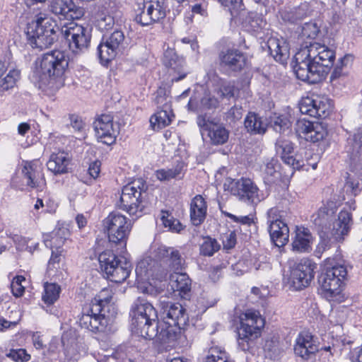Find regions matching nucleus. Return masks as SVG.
I'll return each mask as SVG.
<instances>
[{"label":"nucleus","mask_w":362,"mask_h":362,"mask_svg":"<svg viewBox=\"0 0 362 362\" xmlns=\"http://www.w3.org/2000/svg\"><path fill=\"white\" fill-rule=\"evenodd\" d=\"M145 183L139 179L123 187L118 206L129 215H137L144 209L142 194L145 192Z\"/></svg>","instance_id":"obj_8"},{"label":"nucleus","mask_w":362,"mask_h":362,"mask_svg":"<svg viewBox=\"0 0 362 362\" xmlns=\"http://www.w3.org/2000/svg\"><path fill=\"white\" fill-rule=\"evenodd\" d=\"M296 131L300 136L313 143L322 140L327 134L322 123L310 122L305 118L297 120Z\"/></svg>","instance_id":"obj_20"},{"label":"nucleus","mask_w":362,"mask_h":362,"mask_svg":"<svg viewBox=\"0 0 362 362\" xmlns=\"http://www.w3.org/2000/svg\"><path fill=\"white\" fill-rule=\"evenodd\" d=\"M313 236L309 229L297 228L296 236L292 243L293 250L298 252H307L311 250Z\"/></svg>","instance_id":"obj_35"},{"label":"nucleus","mask_w":362,"mask_h":362,"mask_svg":"<svg viewBox=\"0 0 362 362\" xmlns=\"http://www.w3.org/2000/svg\"><path fill=\"white\" fill-rule=\"evenodd\" d=\"M154 102L157 105L158 108H166L169 110L171 108V99L169 95V92L165 88L159 87L154 98Z\"/></svg>","instance_id":"obj_47"},{"label":"nucleus","mask_w":362,"mask_h":362,"mask_svg":"<svg viewBox=\"0 0 362 362\" xmlns=\"http://www.w3.org/2000/svg\"><path fill=\"white\" fill-rule=\"evenodd\" d=\"M353 151L354 154H362V132L355 134L352 138Z\"/></svg>","instance_id":"obj_57"},{"label":"nucleus","mask_w":362,"mask_h":362,"mask_svg":"<svg viewBox=\"0 0 362 362\" xmlns=\"http://www.w3.org/2000/svg\"><path fill=\"white\" fill-rule=\"evenodd\" d=\"M174 115L172 108H159L150 119L151 125L153 129H160L168 126L172 122Z\"/></svg>","instance_id":"obj_38"},{"label":"nucleus","mask_w":362,"mask_h":362,"mask_svg":"<svg viewBox=\"0 0 362 362\" xmlns=\"http://www.w3.org/2000/svg\"><path fill=\"white\" fill-rule=\"evenodd\" d=\"M117 265L115 266L106 275V277L111 281L122 283L125 281L130 274L132 264L123 256H120Z\"/></svg>","instance_id":"obj_34"},{"label":"nucleus","mask_w":362,"mask_h":362,"mask_svg":"<svg viewBox=\"0 0 362 362\" xmlns=\"http://www.w3.org/2000/svg\"><path fill=\"white\" fill-rule=\"evenodd\" d=\"M163 62L164 65L169 68L172 82L182 80L189 73L185 59L177 56L173 48L168 47L165 49Z\"/></svg>","instance_id":"obj_17"},{"label":"nucleus","mask_w":362,"mask_h":362,"mask_svg":"<svg viewBox=\"0 0 362 362\" xmlns=\"http://www.w3.org/2000/svg\"><path fill=\"white\" fill-rule=\"evenodd\" d=\"M97 138L103 144L111 145L116 141L119 134V124L115 123L113 117L110 114H103L93 122Z\"/></svg>","instance_id":"obj_15"},{"label":"nucleus","mask_w":362,"mask_h":362,"mask_svg":"<svg viewBox=\"0 0 362 362\" xmlns=\"http://www.w3.org/2000/svg\"><path fill=\"white\" fill-rule=\"evenodd\" d=\"M226 216L230 218L233 221L250 226L252 223V218L248 216H237L228 212L222 211Z\"/></svg>","instance_id":"obj_58"},{"label":"nucleus","mask_w":362,"mask_h":362,"mask_svg":"<svg viewBox=\"0 0 362 362\" xmlns=\"http://www.w3.org/2000/svg\"><path fill=\"white\" fill-rule=\"evenodd\" d=\"M231 192L244 202L251 204H257L264 199L259 194V189L255 183L247 178H241L232 183Z\"/></svg>","instance_id":"obj_18"},{"label":"nucleus","mask_w":362,"mask_h":362,"mask_svg":"<svg viewBox=\"0 0 362 362\" xmlns=\"http://www.w3.org/2000/svg\"><path fill=\"white\" fill-rule=\"evenodd\" d=\"M62 33L69 42L70 49L74 53L82 52L88 49L90 42V30L82 25L71 23Z\"/></svg>","instance_id":"obj_11"},{"label":"nucleus","mask_w":362,"mask_h":362,"mask_svg":"<svg viewBox=\"0 0 362 362\" xmlns=\"http://www.w3.org/2000/svg\"><path fill=\"white\" fill-rule=\"evenodd\" d=\"M207 212V204L200 194L196 195L190 203V220L194 226L201 225L205 220Z\"/></svg>","instance_id":"obj_32"},{"label":"nucleus","mask_w":362,"mask_h":362,"mask_svg":"<svg viewBox=\"0 0 362 362\" xmlns=\"http://www.w3.org/2000/svg\"><path fill=\"white\" fill-rule=\"evenodd\" d=\"M264 326V319L259 313L247 310L240 316V327L238 328V344L244 351H248L250 344L260 336Z\"/></svg>","instance_id":"obj_7"},{"label":"nucleus","mask_w":362,"mask_h":362,"mask_svg":"<svg viewBox=\"0 0 362 362\" xmlns=\"http://www.w3.org/2000/svg\"><path fill=\"white\" fill-rule=\"evenodd\" d=\"M337 209L336 202L328 201L311 216V221L319 230L324 231L329 229L334 214Z\"/></svg>","instance_id":"obj_27"},{"label":"nucleus","mask_w":362,"mask_h":362,"mask_svg":"<svg viewBox=\"0 0 362 362\" xmlns=\"http://www.w3.org/2000/svg\"><path fill=\"white\" fill-rule=\"evenodd\" d=\"M308 13V4L305 2L301 4L298 7L282 12L281 18L285 22L296 23L307 16Z\"/></svg>","instance_id":"obj_39"},{"label":"nucleus","mask_w":362,"mask_h":362,"mask_svg":"<svg viewBox=\"0 0 362 362\" xmlns=\"http://www.w3.org/2000/svg\"><path fill=\"white\" fill-rule=\"evenodd\" d=\"M88 171L90 176L93 179L98 177L100 171V162L96 160L91 163L89 165Z\"/></svg>","instance_id":"obj_63"},{"label":"nucleus","mask_w":362,"mask_h":362,"mask_svg":"<svg viewBox=\"0 0 362 362\" xmlns=\"http://www.w3.org/2000/svg\"><path fill=\"white\" fill-rule=\"evenodd\" d=\"M160 220L163 226L171 232L180 233L184 228L180 221L167 211H161Z\"/></svg>","instance_id":"obj_43"},{"label":"nucleus","mask_w":362,"mask_h":362,"mask_svg":"<svg viewBox=\"0 0 362 362\" xmlns=\"http://www.w3.org/2000/svg\"><path fill=\"white\" fill-rule=\"evenodd\" d=\"M146 262L145 261H141L139 262L136 267L135 272L138 280L143 281L146 279V276L147 273V270L146 269Z\"/></svg>","instance_id":"obj_62"},{"label":"nucleus","mask_w":362,"mask_h":362,"mask_svg":"<svg viewBox=\"0 0 362 362\" xmlns=\"http://www.w3.org/2000/svg\"><path fill=\"white\" fill-rule=\"evenodd\" d=\"M203 362H233L227 354L218 347H211Z\"/></svg>","instance_id":"obj_48"},{"label":"nucleus","mask_w":362,"mask_h":362,"mask_svg":"<svg viewBox=\"0 0 362 362\" xmlns=\"http://www.w3.org/2000/svg\"><path fill=\"white\" fill-rule=\"evenodd\" d=\"M69 123L67 125L73 128L75 132H81L85 128V123L82 118L78 115L69 114L68 115Z\"/></svg>","instance_id":"obj_55"},{"label":"nucleus","mask_w":362,"mask_h":362,"mask_svg":"<svg viewBox=\"0 0 362 362\" xmlns=\"http://www.w3.org/2000/svg\"><path fill=\"white\" fill-rule=\"evenodd\" d=\"M318 349L317 338L310 332L303 331L299 333L294 346V353L296 356L308 360L315 356Z\"/></svg>","instance_id":"obj_21"},{"label":"nucleus","mask_w":362,"mask_h":362,"mask_svg":"<svg viewBox=\"0 0 362 362\" xmlns=\"http://www.w3.org/2000/svg\"><path fill=\"white\" fill-rule=\"evenodd\" d=\"M6 356L15 361H28L30 356L28 354L25 349L11 350Z\"/></svg>","instance_id":"obj_56"},{"label":"nucleus","mask_w":362,"mask_h":362,"mask_svg":"<svg viewBox=\"0 0 362 362\" xmlns=\"http://www.w3.org/2000/svg\"><path fill=\"white\" fill-rule=\"evenodd\" d=\"M155 252L156 257L165 262L171 269L175 271L182 269L184 259L177 249L161 245L156 249Z\"/></svg>","instance_id":"obj_30"},{"label":"nucleus","mask_w":362,"mask_h":362,"mask_svg":"<svg viewBox=\"0 0 362 362\" xmlns=\"http://www.w3.org/2000/svg\"><path fill=\"white\" fill-rule=\"evenodd\" d=\"M112 298V290L103 288L93 298L90 307L83 309L79 319L80 326L93 332H105L107 330L108 317L107 313L110 312Z\"/></svg>","instance_id":"obj_2"},{"label":"nucleus","mask_w":362,"mask_h":362,"mask_svg":"<svg viewBox=\"0 0 362 362\" xmlns=\"http://www.w3.org/2000/svg\"><path fill=\"white\" fill-rule=\"evenodd\" d=\"M330 247V243L328 238H322L318 243L315 251V255L320 257L321 255Z\"/></svg>","instance_id":"obj_60"},{"label":"nucleus","mask_w":362,"mask_h":362,"mask_svg":"<svg viewBox=\"0 0 362 362\" xmlns=\"http://www.w3.org/2000/svg\"><path fill=\"white\" fill-rule=\"evenodd\" d=\"M49 11L60 20H78L84 15V10L73 0H51Z\"/></svg>","instance_id":"obj_19"},{"label":"nucleus","mask_w":362,"mask_h":362,"mask_svg":"<svg viewBox=\"0 0 362 362\" xmlns=\"http://www.w3.org/2000/svg\"><path fill=\"white\" fill-rule=\"evenodd\" d=\"M108 239L110 243L126 246L128 235L132 229V222L119 212L113 211L104 220Z\"/></svg>","instance_id":"obj_9"},{"label":"nucleus","mask_w":362,"mask_h":362,"mask_svg":"<svg viewBox=\"0 0 362 362\" xmlns=\"http://www.w3.org/2000/svg\"><path fill=\"white\" fill-rule=\"evenodd\" d=\"M220 64L230 71H241L246 63V58L244 54L237 49H228L220 54Z\"/></svg>","instance_id":"obj_28"},{"label":"nucleus","mask_w":362,"mask_h":362,"mask_svg":"<svg viewBox=\"0 0 362 362\" xmlns=\"http://www.w3.org/2000/svg\"><path fill=\"white\" fill-rule=\"evenodd\" d=\"M183 164L180 163L170 169H160L156 172V177L160 181H167L180 176Z\"/></svg>","instance_id":"obj_46"},{"label":"nucleus","mask_w":362,"mask_h":362,"mask_svg":"<svg viewBox=\"0 0 362 362\" xmlns=\"http://www.w3.org/2000/svg\"><path fill=\"white\" fill-rule=\"evenodd\" d=\"M21 176L27 187L40 188L45 185L41 165L36 160L23 161Z\"/></svg>","instance_id":"obj_23"},{"label":"nucleus","mask_w":362,"mask_h":362,"mask_svg":"<svg viewBox=\"0 0 362 362\" xmlns=\"http://www.w3.org/2000/svg\"><path fill=\"white\" fill-rule=\"evenodd\" d=\"M269 54L281 64H286L290 56L288 44L284 39L270 37L267 42Z\"/></svg>","instance_id":"obj_31"},{"label":"nucleus","mask_w":362,"mask_h":362,"mask_svg":"<svg viewBox=\"0 0 362 362\" xmlns=\"http://www.w3.org/2000/svg\"><path fill=\"white\" fill-rule=\"evenodd\" d=\"M353 224L351 209L344 208L338 215V218L333 223L332 234L334 239L340 241L348 234Z\"/></svg>","instance_id":"obj_29"},{"label":"nucleus","mask_w":362,"mask_h":362,"mask_svg":"<svg viewBox=\"0 0 362 362\" xmlns=\"http://www.w3.org/2000/svg\"><path fill=\"white\" fill-rule=\"evenodd\" d=\"M169 284L174 291L179 292L182 298L191 290V280L186 273L175 272L170 276Z\"/></svg>","instance_id":"obj_36"},{"label":"nucleus","mask_w":362,"mask_h":362,"mask_svg":"<svg viewBox=\"0 0 362 362\" xmlns=\"http://www.w3.org/2000/svg\"><path fill=\"white\" fill-rule=\"evenodd\" d=\"M235 87L233 81L221 80L218 86L214 89V93L221 100L230 99L235 95Z\"/></svg>","instance_id":"obj_42"},{"label":"nucleus","mask_w":362,"mask_h":362,"mask_svg":"<svg viewBox=\"0 0 362 362\" xmlns=\"http://www.w3.org/2000/svg\"><path fill=\"white\" fill-rule=\"evenodd\" d=\"M263 349L270 357L277 355L279 352V340L276 337L266 339Z\"/></svg>","instance_id":"obj_53"},{"label":"nucleus","mask_w":362,"mask_h":362,"mask_svg":"<svg viewBox=\"0 0 362 362\" xmlns=\"http://www.w3.org/2000/svg\"><path fill=\"white\" fill-rule=\"evenodd\" d=\"M59 30L55 21L40 13L28 24L25 34L29 45L33 48L42 50L49 47L57 40Z\"/></svg>","instance_id":"obj_3"},{"label":"nucleus","mask_w":362,"mask_h":362,"mask_svg":"<svg viewBox=\"0 0 362 362\" xmlns=\"http://www.w3.org/2000/svg\"><path fill=\"white\" fill-rule=\"evenodd\" d=\"M299 110L303 115L313 117H327L332 110V104L329 99L312 95L303 98L299 103Z\"/></svg>","instance_id":"obj_14"},{"label":"nucleus","mask_w":362,"mask_h":362,"mask_svg":"<svg viewBox=\"0 0 362 362\" xmlns=\"http://www.w3.org/2000/svg\"><path fill=\"white\" fill-rule=\"evenodd\" d=\"M320 33V28L315 22L306 23L302 27V36L307 38L315 39Z\"/></svg>","instance_id":"obj_52"},{"label":"nucleus","mask_w":362,"mask_h":362,"mask_svg":"<svg viewBox=\"0 0 362 362\" xmlns=\"http://www.w3.org/2000/svg\"><path fill=\"white\" fill-rule=\"evenodd\" d=\"M264 173L268 177L272 178L270 181H274V179L278 178L280 176V173L276 170L273 163H268L266 165Z\"/></svg>","instance_id":"obj_61"},{"label":"nucleus","mask_w":362,"mask_h":362,"mask_svg":"<svg viewBox=\"0 0 362 362\" xmlns=\"http://www.w3.org/2000/svg\"><path fill=\"white\" fill-rule=\"evenodd\" d=\"M67 67L68 58L65 53L54 50L43 54L37 69L42 80H49L48 83L54 87L55 83L62 84V76Z\"/></svg>","instance_id":"obj_6"},{"label":"nucleus","mask_w":362,"mask_h":362,"mask_svg":"<svg viewBox=\"0 0 362 362\" xmlns=\"http://www.w3.org/2000/svg\"><path fill=\"white\" fill-rule=\"evenodd\" d=\"M243 115L241 106L234 105L226 113V120L228 122H235L240 120Z\"/></svg>","instance_id":"obj_54"},{"label":"nucleus","mask_w":362,"mask_h":362,"mask_svg":"<svg viewBox=\"0 0 362 362\" xmlns=\"http://www.w3.org/2000/svg\"><path fill=\"white\" fill-rule=\"evenodd\" d=\"M60 286L53 283H45L42 299L47 305L53 304L59 297Z\"/></svg>","instance_id":"obj_41"},{"label":"nucleus","mask_w":362,"mask_h":362,"mask_svg":"<svg viewBox=\"0 0 362 362\" xmlns=\"http://www.w3.org/2000/svg\"><path fill=\"white\" fill-rule=\"evenodd\" d=\"M317 264L309 259H302L291 271L289 283L295 290H301L310 285L315 276Z\"/></svg>","instance_id":"obj_12"},{"label":"nucleus","mask_w":362,"mask_h":362,"mask_svg":"<svg viewBox=\"0 0 362 362\" xmlns=\"http://www.w3.org/2000/svg\"><path fill=\"white\" fill-rule=\"evenodd\" d=\"M129 317L131 329L135 334L143 338H151L156 334L152 326L157 322L158 312L146 299L139 297L135 300L131 307Z\"/></svg>","instance_id":"obj_4"},{"label":"nucleus","mask_w":362,"mask_h":362,"mask_svg":"<svg viewBox=\"0 0 362 362\" xmlns=\"http://www.w3.org/2000/svg\"><path fill=\"white\" fill-rule=\"evenodd\" d=\"M335 52L324 44L310 42L295 54L293 69L302 81L315 84L324 78L333 66Z\"/></svg>","instance_id":"obj_1"},{"label":"nucleus","mask_w":362,"mask_h":362,"mask_svg":"<svg viewBox=\"0 0 362 362\" xmlns=\"http://www.w3.org/2000/svg\"><path fill=\"white\" fill-rule=\"evenodd\" d=\"M270 125L272 129L280 134L288 130L291 123L287 115H274L271 118Z\"/></svg>","instance_id":"obj_45"},{"label":"nucleus","mask_w":362,"mask_h":362,"mask_svg":"<svg viewBox=\"0 0 362 362\" xmlns=\"http://www.w3.org/2000/svg\"><path fill=\"white\" fill-rule=\"evenodd\" d=\"M120 259V256L115 255L111 250H105L98 256L100 268L105 275L110 273V270L116 265Z\"/></svg>","instance_id":"obj_40"},{"label":"nucleus","mask_w":362,"mask_h":362,"mask_svg":"<svg viewBox=\"0 0 362 362\" xmlns=\"http://www.w3.org/2000/svg\"><path fill=\"white\" fill-rule=\"evenodd\" d=\"M236 243V235L234 232H230L229 234H226L223 238V247L226 249L233 248Z\"/></svg>","instance_id":"obj_59"},{"label":"nucleus","mask_w":362,"mask_h":362,"mask_svg":"<svg viewBox=\"0 0 362 362\" xmlns=\"http://www.w3.org/2000/svg\"><path fill=\"white\" fill-rule=\"evenodd\" d=\"M20 78V71L11 70L6 76L0 81V95H3L5 91L12 88Z\"/></svg>","instance_id":"obj_44"},{"label":"nucleus","mask_w":362,"mask_h":362,"mask_svg":"<svg viewBox=\"0 0 362 362\" xmlns=\"http://www.w3.org/2000/svg\"><path fill=\"white\" fill-rule=\"evenodd\" d=\"M352 362H362V346L354 349L351 353Z\"/></svg>","instance_id":"obj_64"},{"label":"nucleus","mask_w":362,"mask_h":362,"mask_svg":"<svg viewBox=\"0 0 362 362\" xmlns=\"http://www.w3.org/2000/svg\"><path fill=\"white\" fill-rule=\"evenodd\" d=\"M347 270L341 264H332L327 261L318 278L322 295L329 301L341 302L344 299L342 289Z\"/></svg>","instance_id":"obj_5"},{"label":"nucleus","mask_w":362,"mask_h":362,"mask_svg":"<svg viewBox=\"0 0 362 362\" xmlns=\"http://www.w3.org/2000/svg\"><path fill=\"white\" fill-rule=\"evenodd\" d=\"M70 163L69 154L64 151L53 153L47 163L49 170L54 174H64L68 171V165Z\"/></svg>","instance_id":"obj_33"},{"label":"nucleus","mask_w":362,"mask_h":362,"mask_svg":"<svg viewBox=\"0 0 362 362\" xmlns=\"http://www.w3.org/2000/svg\"><path fill=\"white\" fill-rule=\"evenodd\" d=\"M152 327H154L156 334L151 338L145 339L149 340L156 339L163 344H174L182 334L181 325L166 322L158 323L157 321Z\"/></svg>","instance_id":"obj_24"},{"label":"nucleus","mask_w":362,"mask_h":362,"mask_svg":"<svg viewBox=\"0 0 362 362\" xmlns=\"http://www.w3.org/2000/svg\"><path fill=\"white\" fill-rule=\"evenodd\" d=\"M276 153L280 155L282 160L293 170H299L305 165V161L300 155H291L293 152L292 142L288 140L279 139L276 143Z\"/></svg>","instance_id":"obj_25"},{"label":"nucleus","mask_w":362,"mask_h":362,"mask_svg":"<svg viewBox=\"0 0 362 362\" xmlns=\"http://www.w3.org/2000/svg\"><path fill=\"white\" fill-rule=\"evenodd\" d=\"M197 124L203 130L208 132L213 144H223L228 141L229 132L222 124L209 121L203 116L197 117Z\"/></svg>","instance_id":"obj_26"},{"label":"nucleus","mask_w":362,"mask_h":362,"mask_svg":"<svg viewBox=\"0 0 362 362\" xmlns=\"http://www.w3.org/2000/svg\"><path fill=\"white\" fill-rule=\"evenodd\" d=\"M160 314L163 322L184 325L187 320L185 308L178 303L160 301Z\"/></svg>","instance_id":"obj_22"},{"label":"nucleus","mask_w":362,"mask_h":362,"mask_svg":"<svg viewBox=\"0 0 362 362\" xmlns=\"http://www.w3.org/2000/svg\"><path fill=\"white\" fill-rule=\"evenodd\" d=\"M267 216L271 240L276 247H283L288 241L289 228L287 223L282 220L281 212L274 207L267 211Z\"/></svg>","instance_id":"obj_10"},{"label":"nucleus","mask_w":362,"mask_h":362,"mask_svg":"<svg viewBox=\"0 0 362 362\" xmlns=\"http://www.w3.org/2000/svg\"><path fill=\"white\" fill-rule=\"evenodd\" d=\"M220 249V245L215 239L205 238L200 245V253L204 256H212Z\"/></svg>","instance_id":"obj_49"},{"label":"nucleus","mask_w":362,"mask_h":362,"mask_svg":"<svg viewBox=\"0 0 362 362\" xmlns=\"http://www.w3.org/2000/svg\"><path fill=\"white\" fill-rule=\"evenodd\" d=\"M137 11L135 21L143 26L158 22L166 16L164 2L160 1L143 3L142 7L139 6Z\"/></svg>","instance_id":"obj_16"},{"label":"nucleus","mask_w":362,"mask_h":362,"mask_svg":"<svg viewBox=\"0 0 362 362\" xmlns=\"http://www.w3.org/2000/svg\"><path fill=\"white\" fill-rule=\"evenodd\" d=\"M221 99L214 93H206L201 100L202 107L204 109H216L219 106Z\"/></svg>","instance_id":"obj_51"},{"label":"nucleus","mask_w":362,"mask_h":362,"mask_svg":"<svg viewBox=\"0 0 362 362\" xmlns=\"http://www.w3.org/2000/svg\"><path fill=\"white\" fill-rule=\"evenodd\" d=\"M124 47V35L121 30H115L110 36L103 37L98 46V55L102 63L114 59Z\"/></svg>","instance_id":"obj_13"},{"label":"nucleus","mask_w":362,"mask_h":362,"mask_svg":"<svg viewBox=\"0 0 362 362\" xmlns=\"http://www.w3.org/2000/svg\"><path fill=\"white\" fill-rule=\"evenodd\" d=\"M221 4L227 8L233 17H236L244 10L242 0H218Z\"/></svg>","instance_id":"obj_50"},{"label":"nucleus","mask_w":362,"mask_h":362,"mask_svg":"<svg viewBox=\"0 0 362 362\" xmlns=\"http://www.w3.org/2000/svg\"><path fill=\"white\" fill-rule=\"evenodd\" d=\"M247 132L251 134H262L266 132L267 124L258 114L250 112L244 121Z\"/></svg>","instance_id":"obj_37"}]
</instances>
